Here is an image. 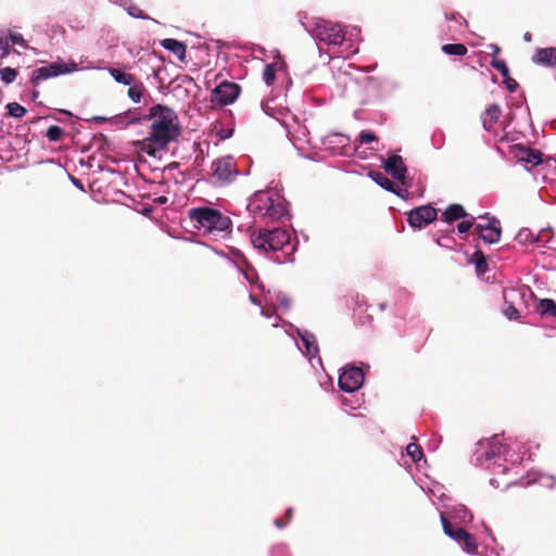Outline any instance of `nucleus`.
I'll use <instances>...</instances> for the list:
<instances>
[{
  "label": "nucleus",
  "instance_id": "obj_13",
  "mask_svg": "<svg viewBox=\"0 0 556 556\" xmlns=\"http://www.w3.org/2000/svg\"><path fill=\"white\" fill-rule=\"evenodd\" d=\"M532 62L536 65L552 67L556 65V48H538L533 55Z\"/></svg>",
  "mask_w": 556,
  "mask_h": 556
},
{
  "label": "nucleus",
  "instance_id": "obj_14",
  "mask_svg": "<svg viewBox=\"0 0 556 556\" xmlns=\"http://www.w3.org/2000/svg\"><path fill=\"white\" fill-rule=\"evenodd\" d=\"M501 115L502 109L497 103L489 105L481 114V123L484 130L492 131Z\"/></svg>",
  "mask_w": 556,
  "mask_h": 556
},
{
  "label": "nucleus",
  "instance_id": "obj_12",
  "mask_svg": "<svg viewBox=\"0 0 556 556\" xmlns=\"http://www.w3.org/2000/svg\"><path fill=\"white\" fill-rule=\"evenodd\" d=\"M383 168L390 173L394 179L404 184L405 174L407 172L406 165L402 156L393 154L384 162Z\"/></svg>",
  "mask_w": 556,
  "mask_h": 556
},
{
  "label": "nucleus",
  "instance_id": "obj_18",
  "mask_svg": "<svg viewBox=\"0 0 556 556\" xmlns=\"http://www.w3.org/2000/svg\"><path fill=\"white\" fill-rule=\"evenodd\" d=\"M517 156L520 161L536 166L542 163V153L527 147H519Z\"/></svg>",
  "mask_w": 556,
  "mask_h": 556
},
{
  "label": "nucleus",
  "instance_id": "obj_7",
  "mask_svg": "<svg viewBox=\"0 0 556 556\" xmlns=\"http://www.w3.org/2000/svg\"><path fill=\"white\" fill-rule=\"evenodd\" d=\"M77 68V64L75 63H63V62H52L46 66H41L33 71L30 76V81L33 85L37 86L41 80L56 77L62 74H68L74 72Z\"/></svg>",
  "mask_w": 556,
  "mask_h": 556
},
{
  "label": "nucleus",
  "instance_id": "obj_9",
  "mask_svg": "<svg viewBox=\"0 0 556 556\" xmlns=\"http://www.w3.org/2000/svg\"><path fill=\"white\" fill-rule=\"evenodd\" d=\"M438 212L431 205H421L407 214L410 227L421 229L437 219Z\"/></svg>",
  "mask_w": 556,
  "mask_h": 556
},
{
  "label": "nucleus",
  "instance_id": "obj_4",
  "mask_svg": "<svg viewBox=\"0 0 556 556\" xmlns=\"http://www.w3.org/2000/svg\"><path fill=\"white\" fill-rule=\"evenodd\" d=\"M251 242L261 252H276L282 250L290 242V233L282 228H262L251 233Z\"/></svg>",
  "mask_w": 556,
  "mask_h": 556
},
{
  "label": "nucleus",
  "instance_id": "obj_47",
  "mask_svg": "<svg viewBox=\"0 0 556 556\" xmlns=\"http://www.w3.org/2000/svg\"><path fill=\"white\" fill-rule=\"evenodd\" d=\"M437 244L442 245L440 239H437Z\"/></svg>",
  "mask_w": 556,
  "mask_h": 556
},
{
  "label": "nucleus",
  "instance_id": "obj_41",
  "mask_svg": "<svg viewBox=\"0 0 556 556\" xmlns=\"http://www.w3.org/2000/svg\"><path fill=\"white\" fill-rule=\"evenodd\" d=\"M529 235H530V232L528 229H522L519 231L518 238L528 240Z\"/></svg>",
  "mask_w": 556,
  "mask_h": 556
},
{
  "label": "nucleus",
  "instance_id": "obj_45",
  "mask_svg": "<svg viewBox=\"0 0 556 556\" xmlns=\"http://www.w3.org/2000/svg\"><path fill=\"white\" fill-rule=\"evenodd\" d=\"M292 513H293L292 508H288L287 509L286 517H287L288 521L292 518Z\"/></svg>",
  "mask_w": 556,
  "mask_h": 556
},
{
  "label": "nucleus",
  "instance_id": "obj_37",
  "mask_svg": "<svg viewBox=\"0 0 556 556\" xmlns=\"http://www.w3.org/2000/svg\"><path fill=\"white\" fill-rule=\"evenodd\" d=\"M475 225V217H471L470 220H463L457 225V230L460 233L467 232L470 228H472Z\"/></svg>",
  "mask_w": 556,
  "mask_h": 556
},
{
  "label": "nucleus",
  "instance_id": "obj_2",
  "mask_svg": "<svg viewBox=\"0 0 556 556\" xmlns=\"http://www.w3.org/2000/svg\"><path fill=\"white\" fill-rule=\"evenodd\" d=\"M249 212L262 219L278 220L287 213L283 197L275 189L257 191L250 199Z\"/></svg>",
  "mask_w": 556,
  "mask_h": 556
},
{
  "label": "nucleus",
  "instance_id": "obj_15",
  "mask_svg": "<svg viewBox=\"0 0 556 556\" xmlns=\"http://www.w3.org/2000/svg\"><path fill=\"white\" fill-rule=\"evenodd\" d=\"M478 444L482 450H484L482 452H480L479 450L477 451V454H478L477 460L479 463L489 460V459L495 457L497 454H500L501 445L496 441V438L486 440L484 442L480 441Z\"/></svg>",
  "mask_w": 556,
  "mask_h": 556
},
{
  "label": "nucleus",
  "instance_id": "obj_34",
  "mask_svg": "<svg viewBox=\"0 0 556 556\" xmlns=\"http://www.w3.org/2000/svg\"><path fill=\"white\" fill-rule=\"evenodd\" d=\"M440 519H441V523H442V528H443V531L444 533L448 536L453 533L454 530H456L457 528H455L453 526V523L445 517L444 513H441L440 514Z\"/></svg>",
  "mask_w": 556,
  "mask_h": 556
},
{
  "label": "nucleus",
  "instance_id": "obj_26",
  "mask_svg": "<svg viewBox=\"0 0 556 556\" xmlns=\"http://www.w3.org/2000/svg\"><path fill=\"white\" fill-rule=\"evenodd\" d=\"M64 136V130L58 125H52L47 129L46 137L52 141H60Z\"/></svg>",
  "mask_w": 556,
  "mask_h": 556
},
{
  "label": "nucleus",
  "instance_id": "obj_42",
  "mask_svg": "<svg viewBox=\"0 0 556 556\" xmlns=\"http://www.w3.org/2000/svg\"><path fill=\"white\" fill-rule=\"evenodd\" d=\"M492 53L498 54L501 52V48L496 45H491Z\"/></svg>",
  "mask_w": 556,
  "mask_h": 556
},
{
  "label": "nucleus",
  "instance_id": "obj_43",
  "mask_svg": "<svg viewBox=\"0 0 556 556\" xmlns=\"http://www.w3.org/2000/svg\"><path fill=\"white\" fill-rule=\"evenodd\" d=\"M523 40L527 41V42H530L532 40V35L531 33L527 31L523 34Z\"/></svg>",
  "mask_w": 556,
  "mask_h": 556
},
{
  "label": "nucleus",
  "instance_id": "obj_29",
  "mask_svg": "<svg viewBox=\"0 0 556 556\" xmlns=\"http://www.w3.org/2000/svg\"><path fill=\"white\" fill-rule=\"evenodd\" d=\"M263 79L267 86H270L276 80V70L274 64H267L263 71Z\"/></svg>",
  "mask_w": 556,
  "mask_h": 556
},
{
  "label": "nucleus",
  "instance_id": "obj_28",
  "mask_svg": "<svg viewBox=\"0 0 556 556\" xmlns=\"http://www.w3.org/2000/svg\"><path fill=\"white\" fill-rule=\"evenodd\" d=\"M406 452L414 462H418L424 457L422 448L416 443H409L406 447Z\"/></svg>",
  "mask_w": 556,
  "mask_h": 556
},
{
  "label": "nucleus",
  "instance_id": "obj_19",
  "mask_svg": "<svg viewBox=\"0 0 556 556\" xmlns=\"http://www.w3.org/2000/svg\"><path fill=\"white\" fill-rule=\"evenodd\" d=\"M368 176L383 189L397 194L396 185L381 172L371 170Z\"/></svg>",
  "mask_w": 556,
  "mask_h": 556
},
{
  "label": "nucleus",
  "instance_id": "obj_35",
  "mask_svg": "<svg viewBox=\"0 0 556 556\" xmlns=\"http://www.w3.org/2000/svg\"><path fill=\"white\" fill-rule=\"evenodd\" d=\"M448 538H451L454 541H456L457 543L462 544V539L468 538V531H466L463 528H457L456 530L453 531V533L451 535H448Z\"/></svg>",
  "mask_w": 556,
  "mask_h": 556
},
{
  "label": "nucleus",
  "instance_id": "obj_3",
  "mask_svg": "<svg viewBox=\"0 0 556 556\" xmlns=\"http://www.w3.org/2000/svg\"><path fill=\"white\" fill-rule=\"evenodd\" d=\"M188 215L197 229L207 233L219 235L231 226L230 218L216 208L194 207L189 210Z\"/></svg>",
  "mask_w": 556,
  "mask_h": 556
},
{
  "label": "nucleus",
  "instance_id": "obj_23",
  "mask_svg": "<svg viewBox=\"0 0 556 556\" xmlns=\"http://www.w3.org/2000/svg\"><path fill=\"white\" fill-rule=\"evenodd\" d=\"M128 89V97L136 103H139L141 101V98L143 96L144 86L141 81L136 80L135 84L129 85Z\"/></svg>",
  "mask_w": 556,
  "mask_h": 556
},
{
  "label": "nucleus",
  "instance_id": "obj_1",
  "mask_svg": "<svg viewBox=\"0 0 556 556\" xmlns=\"http://www.w3.org/2000/svg\"><path fill=\"white\" fill-rule=\"evenodd\" d=\"M146 118L152 119L151 130L149 137L140 140L138 144L143 152L155 156L179 137L178 117L170 108L156 104L150 109Z\"/></svg>",
  "mask_w": 556,
  "mask_h": 556
},
{
  "label": "nucleus",
  "instance_id": "obj_10",
  "mask_svg": "<svg viewBox=\"0 0 556 556\" xmlns=\"http://www.w3.org/2000/svg\"><path fill=\"white\" fill-rule=\"evenodd\" d=\"M364 382V372L359 367L351 366L343 370L339 377V387L344 392L358 390Z\"/></svg>",
  "mask_w": 556,
  "mask_h": 556
},
{
  "label": "nucleus",
  "instance_id": "obj_40",
  "mask_svg": "<svg viewBox=\"0 0 556 556\" xmlns=\"http://www.w3.org/2000/svg\"><path fill=\"white\" fill-rule=\"evenodd\" d=\"M155 204L162 205L167 203V198L165 195H161L154 199Z\"/></svg>",
  "mask_w": 556,
  "mask_h": 556
},
{
  "label": "nucleus",
  "instance_id": "obj_27",
  "mask_svg": "<svg viewBox=\"0 0 556 556\" xmlns=\"http://www.w3.org/2000/svg\"><path fill=\"white\" fill-rule=\"evenodd\" d=\"M8 113L12 117L22 118L26 114V109L17 102H11L7 105Z\"/></svg>",
  "mask_w": 556,
  "mask_h": 556
},
{
  "label": "nucleus",
  "instance_id": "obj_24",
  "mask_svg": "<svg viewBox=\"0 0 556 556\" xmlns=\"http://www.w3.org/2000/svg\"><path fill=\"white\" fill-rule=\"evenodd\" d=\"M462 547L468 554H476L478 552L476 538L468 532V538L462 539Z\"/></svg>",
  "mask_w": 556,
  "mask_h": 556
},
{
  "label": "nucleus",
  "instance_id": "obj_25",
  "mask_svg": "<svg viewBox=\"0 0 556 556\" xmlns=\"http://www.w3.org/2000/svg\"><path fill=\"white\" fill-rule=\"evenodd\" d=\"M18 75L17 70L12 67H3L0 68V76L4 84L9 85L12 84Z\"/></svg>",
  "mask_w": 556,
  "mask_h": 556
},
{
  "label": "nucleus",
  "instance_id": "obj_36",
  "mask_svg": "<svg viewBox=\"0 0 556 556\" xmlns=\"http://www.w3.org/2000/svg\"><path fill=\"white\" fill-rule=\"evenodd\" d=\"M0 50H1V58L7 56L10 53V47H9V40L7 37L3 36V33L0 31Z\"/></svg>",
  "mask_w": 556,
  "mask_h": 556
},
{
  "label": "nucleus",
  "instance_id": "obj_39",
  "mask_svg": "<svg viewBox=\"0 0 556 556\" xmlns=\"http://www.w3.org/2000/svg\"><path fill=\"white\" fill-rule=\"evenodd\" d=\"M504 84L509 92H515L518 88V83L509 75L504 77Z\"/></svg>",
  "mask_w": 556,
  "mask_h": 556
},
{
  "label": "nucleus",
  "instance_id": "obj_6",
  "mask_svg": "<svg viewBox=\"0 0 556 556\" xmlns=\"http://www.w3.org/2000/svg\"><path fill=\"white\" fill-rule=\"evenodd\" d=\"M316 40L326 45L340 46L344 40V31L339 24L321 21L313 29Z\"/></svg>",
  "mask_w": 556,
  "mask_h": 556
},
{
  "label": "nucleus",
  "instance_id": "obj_8",
  "mask_svg": "<svg viewBox=\"0 0 556 556\" xmlns=\"http://www.w3.org/2000/svg\"><path fill=\"white\" fill-rule=\"evenodd\" d=\"M240 86L236 83L223 81L211 92V102L214 105L225 106L231 104L240 93Z\"/></svg>",
  "mask_w": 556,
  "mask_h": 556
},
{
  "label": "nucleus",
  "instance_id": "obj_46",
  "mask_svg": "<svg viewBox=\"0 0 556 556\" xmlns=\"http://www.w3.org/2000/svg\"><path fill=\"white\" fill-rule=\"evenodd\" d=\"M39 92L38 91H34L33 92V99H36L38 97Z\"/></svg>",
  "mask_w": 556,
  "mask_h": 556
},
{
  "label": "nucleus",
  "instance_id": "obj_22",
  "mask_svg": "<svg viewBox=\"0 0 556 556\" xmlns=\"http://www.w3.org/2000/svg\"><path fill=\"white\" fill-rule=\"evenodd\" d=\"M441 50L448 55H459L463 56L467 53V47L463 43H445L442 46Z\"/></svg>",
  "mask_w": 556,
  "mask_h": 556
},
{
  "label": "nucleus",
  "instance_id": "obj_44",
  "mask_svg": "<svg viewBox=\"0 0 556 556\" xmlns=\"http://www.w3.org/2000/svg\"><path fill=\"white\" fill-rule=\"evenodd\" d=\"M275 525H276L279 529H282V528L286 526V522H282L280 519H276V520H275Z\"/></svg>",
  "mask_w": 556,
  "mask_h": 556
},
{
  "label": "nucleus",
  "instance_id": "obj_31",
  "mask_svg": "<svg viewBox=\"0 0 556 556\" xmlns=\"http://www.w3.org/2000/svg\"><path fill=\"white\" fill-rule=\"evenodd\" d=\"M473 257L476 258L477 270L479 273H485L488 264L484 254L481 251H476Z\"/></svg>",
  "mask_w": 556,
  "mask_h": 556
},
{
  "label": "nucleus",
  "instance_id": "obj_33",
  "mask_svg": "<svg viewBox=\"0 0 556 556\" xmlns=\"http://www.w3.org/2000/svg\"><path fill=\"white\" fill-rule=\"evenodd\" d=\"M358 140L361 143L364 144V143H370L374 141H378V137L372 131L363 130L358 135Z\"/></svg>",
  "mask_w": 556,
  "mask_h": 556
},
{
  "label": "nucleus",
  "instance_id": "obj_32",
  "mask_svg": "<svg viewBox=\"0 0 556 556\" xmlns=\"http://www.w3.org/2000/svg\"><path fill=\"white\" fill-rule=\"evenodd\" d=\"M503 312L509 320H518L520 318L519 311L511 303L505 302Z\"/></svg>",
  "mask_w": 556,
  "mask_h": 556
},
{
  "label": "nucleus",
  "instance_id": "obj_11",
  "mask_svg": "<svg viewBox=\"0 0 556 556\" xmlns=\"http://www.w3.org/2000/svg\"><path fill=\"white\" fill-rule=\"evenodd\" d=\"M488 224H477L475 226V232L479 236L481 240L485 243H496L501 240L502 228L500 220L495 217L488 218Z\"/></svg>",
  "mask_w": 556,
  "mask_h": 556
},
{
  "label": "nucleus",
  "instance_id": "obj_16",
  "mask_svg": "<svg viewBox=\"0 0 556 556\" xmlns=\"http://www.w3.org/2000/svg\"><path fill=\"white\" fill-rule=\"evenodd\" d=\"M161 46L164 49L173 52L180 62H186L187 47L184 42L173 38H166L161 41Z\"/></svg>",
  "mask_w": 556,
  "mask_h": 556
},
{
  "label": "nucleus",
  "instance_id": "obj_21",
  "mask_svg": "<svg viewBox=\"0 0 556 556\" xmlns=\"http://www.w3.org/2000/svg\"><path fill=\"white\" fill-rule=\"evenodd\" d=\"M538 312L542 316L556 317V302L552 299H543L540 301Z\"/></svg>",
  "mask_w": 556,
  "mask_h": 556
},
{
  "label": "nucleus",
  "instance_id": "obj_38",
  "mask_svg": "<svg viewBox=\"0 0 556 556\" xmlns=\"http://www.w3.org/2000/svg\"><path fill=\"white\" fill-rule=\"evenodd\" d=\"M10 40L13 45H20L24 48H27V43L26 41L24 40L22 34L20 33H10Z\"/></svg>",
  "mask_w": 556,
  "mask_h": 556
},
{
  "label": "nucleus",
  "instance_id": "obj_20",
  "mask_svg": "<svg viewBox=\"0 0 556 556\" xmlns=\"http://www.w3.org/2000/svg\"><path fill=\"white\" fill-rule=\"evenodd\" d=\"M110 75L115 79V81L123 84V85H132L137 80L136 76L132 74L125 73L118 68H110L109 70Z\"/></svg>",
  "mask_w": 556,
  "mask_h": 556
},
{
  "label": "nucleus",
  "instance_id": "obj_30",
  "mask_svg": "<svg viewBox=\"0 0 556 556\" xmlns=\"http://www.w3.org/2000/svg\"><path fill=\"white\" fill-rule=\"evenodd\" d=\"M491 65L492 67H494L496 71H498L501 73V75L503 77H507L509 75V70H508V66L506 64V62L504 60H501V59H493L491 61Z\"/></svg>",
  "mask_w": 556,
  "mask_h": 556
},
{
  "label": "nucleus",
  "instance_id": "obj_5",
  "mask_svg": "<svg viewBox=\"0 0 556 556\" xmlns=\"http://www.w3.org/2000/svg\"><path fill=\"white\" fill-rule=\"evenodd\" d=\"M212 179L218 186H226L235 181L239 170L232 156L226 155L216 159L211 165Z\"/></svg>",
  "mask_w": 556,
  "mask_h": 556
},
{
  "label": "nucleus",
  "instance_id": "obj_17",
  "mask_svg": "<svg viewBox=\"0 0 556 556\" xmlns=\"http://www.w3.org/2000/svg\"><path fill=\"white\" fill-rule=\"evenodd\" d=\"M468 216L467 211L460 204H451L445 211L442 213V220L448 224H452L455 220L460 218H466Z\"/></svg>",
  "mask_w": 556,
  "mask_h": 556
}]
</instances>
